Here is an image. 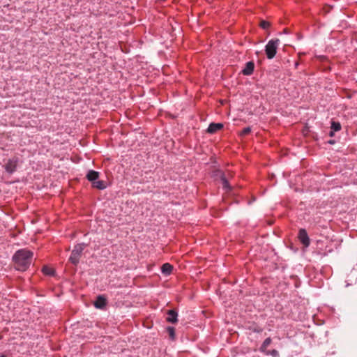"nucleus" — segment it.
<instances>
[{
    "mask_svg": "<svg viewBox=\"0 0 357 357\" xmlns=\"http://www.w3.org/2000/svg\"><path fill=\"white\" fill-rule=\"evenodd\" d=\"M217 176H220L223 188L225 189H230V186L229 185V182L225 173L218 170Z\"/></svg>",
    "mask_w": 357,
    "mask_h": 357,
    "instance_id": "10",
    "label": "nucleus"
},
{
    "mask_svg": "<svg viewBox=\"0 0 357 357\" xmlns=\"http://www.w3.org/2000/svg\"><path fill=\"white\" fill-rule=\"evenodd\" d=\"M13 260L15 263V267L17 270H22V249L19 250L16 252L13 257Z\"/></svg>",
    "mask_w": 357,
    "mask_h": 357,
    "instance_id": "4",
    "label": "nucleus"
},
{
    "mask_svg": "<svg viewBox=\"0 0 357 357\" xmlns=\"http://www.w3.org/2000/svg\"><path fill=\"white\" fill-rule=\"evenodd\" d=\"M341 124L340 122H337V121H333L331 122V128L332 130L335 131V132H337V131H340L341 130Z\"/></svg>",
    "mask_w": 357,
    "mask_h": 357,
    "instance_id": "16",
    "label": "nucleus"
},
{
    "mask_svg": "<svg viewBox=\"0 0 357 357\" xmlns=\"http://www.w3.org/2000/svg\"><path fill=\"white\" fill-rule=\"evenodd\" d=\"M42 271L45 275H54V270L51 267L45 266L43 268Z\"/></svg>",
    "mask_w": 357,
    "mask_h": 357,
    "instance_id": "14",
    "label": "nucleus"
},
{
    "mask_svg": "<svg viewBox=\"0 0 357 357\" xmlns=\"http://www.w3.org/2000/svg\"><path fill=\"white\" fill-rule=\"evenodd\" d=\"M260 26L264 29H266L270 26V23L267 21L261 20L260 22Z\"/></svg>",
    "mask_w": 357,
    "mask_h": 357,
    "instance_id": "19",
    "label": "nucleus"
},
{
    "mask_svg": "<svg viewBox=\"0 0 357 357\" xmlns=\"http://www.w3.org/2000/svg\"><path fill=\"white\" fill-rule=\"evenodd\" d=\"M255 69V63L253 61H248L245 63V68L242 70L241 73L243 75H251Z\"/></svg>",
    "mask_w": 357,
    "mask_h": 357,
    "instance_id": "7",
    "label": "nucleus"
},
{
    "mask_svg": "<svg viewBox=\"0 0 357 357\" xmlns=\"http://www.w3.org/2000/svg\"><path fill=\"white\" fill-rule=\"evenodd\" d=\"M99 172L94 170H89L86 176L88 181L91 183H93L95 181L98 180L99 178Z\"/></svg>",
    "mask_w": 357,
    "mask_h": 357,
    "instance_id": "11",
    "label": "nucleus"
},
{
    "mask_svg": "<svg viewBox=\"0 0 357 357\" xmlns=\"http://www.w3.org/2000/svg\"><path fill=\"white\" fill-rule=\"evenodd\" d=\"M107 305V300L103 296H98L94 302L96 308L102 309Z\"/></svg>",
    "mask_w": 357,
    "mask_h": 357,
    "instance_id": "9",
    "label": "nucleus"
},
{
    "mask_svg": "<svg viewBox=\"0 0 357 357\" xmlns=\"http://www.w3.org/2000/svg\"><path fill=\"white\" fill-rule=\"evenodd\" d=\"M298 66V62H296L295 67L297 68Z\"/></svg>",
    "mask_w": 357,
    "mask_h": 357,
    "instance_id": "22",
    "label": "nucleus"
},
{
    "mask_svg": "<svg viewBox=\"0 0 357 357\" xmlns=\"http://www.w3.org/2000/svg\"><path fill=\"white\" fill-rule=\"evenodd\" d=\"M0 357H6V356H4V355H2V356H1Z\"/></svg>",
    "mask_w": 357,
    "mask_h": 357,
    "instance_id": "25",
    "label": "nucleus"
},
{
    "mask_svg": "<svg viewBox=\"0 0 357 357\" xmlns=\"http://www.w3.org/2000/svg\"><path fill=\"white\" fill-rule=\"evenodd\" d=\"M167 316L166 317L167 321L172 323V324H175L178 321V319H177L178 313L175 310H168L167 312Z\"/></svg>",
    "mask_w": 357,
    "mask_h": 357,
    "instance_id": "6",
    "label": "nucleus"
},
{
    "mask_svg": "<svg viewBox=\"0 0 357 357\" xmlns=\"http://www.w3.org/2000/svg\"><path fill=\"white\" fill-rule=\"evenodd\" d=\"M86 246L84 243H79L76 245L73 250L69 261L75 266L77 265L81 257L82 252Z\"/></svg>",
    "mask_w": 357,
    "mask_h": 357,
    "instance_id": "2",
    "label": "nucleus"
},
{
    "mask_svg": "<svg viewBox=\"0 0 357 357\" xmlns=\"http://www.w3.org/2000/svg\"><path fill=\"white\" fill-rule=\"evenodd\" d=\"M279 44L280 40L278 38L270 40L268 42L265 47V52L268 59H272L275 57Z\"/></svg>",
    "mask_w": 357,
    "mask_h": 357,
    "instance_id": "1",
    "label": "nucleus"
},
{
    "mask_svg": "<svg viewBox=\"0 0 357 357\" xmlns=\"http://www.w3.org/2000/svg\"><path fill=\"white\" fill-rule=\"evenodd\" d=\"M173 270V266L169 263L164 264L161 267L162 273L166 275H169L171 274Z\"/></svg>",
    "mask_w": 357,
    "mask_h": 357,
    "instance_id": "12",
    "label": "nucleus"
},
{
    "mask_svg": "<svg viewBox=\"0 0 357 357\" xmlns=\"http://www.w3.org/2000/svg\"><path fill=\"white\" fill-rule=\"evenodd\" d=\"M167 331L169 335L170 339L174 340L176 337L175 328L172 326H168L167 328Z\"/></svg>",
    "mask_w": 357,
    "mask_h": 357,
    "instance_id": "17",
    "label": "nucleus"
},
{
    "mask_svg": "<svg viewBox=\"0 0 357 357\" xmlns=\"http://www.w3.org/2000/svg\"><path fill=\"white\" fill-rule=\"evenodd\" d=\"M92 185L93 188H97L98 190H103L106 188V184L105 181L100 180H96L93 183H92Z\"/></svg>",
    "mask_w": 357,
    "mask_h": 357,
    "instance_id": "13",
    "label": "nucleus"
},
{
    "mask_svg": "<svg viewBox=\"0 0 357 357\" xmlns=\"http://www.w3.org/2000/svg\"><path fill=\"white\" fill-rule=\"evenodd\" d=\"M251 132V128L250 127L244 128L242 131L241 132L240 135L241 136H245L248 134H250Z\"/></svg>",
    "mask_w": 357,
    "mask_h": 357,
    "instance_id": "18",
    "label": "nucleus"
},
{
    "mask_svg": "<svg viewBox=\"0 0 357 357\" xmlns=\"http://www.w3.org/2000/svg\"><path fill=\"white\" fill-rule=\"evenodd\" d=\"M24 271L26 270L30 264L31 263V259L33 256V253L30 250L24 249Z\"/></svg>",
    "mask_w": 357,
    "mask_h": 357,
    "instance_id": "5",
    "label": "nucleus"
},
{
    "mask_svg": "<svg viewBox=\"0 0 357 357\" xmlns=\"http://www.w3.org/2000/svg\"><path fill=\"white\" fill-rule=\"evenodd\" d=\"M298 237L304 247L307 248L310 245V240L305 229L299 230Z\"/></svg>",
    "mask_w": 357,
    "mask_h": 357,
    "instance_id": "3",
    "label": "nucleus"
},
{
    "mask_svg": "<svg viewBox=\"0 0 357 357\" xmlns=\"http://www.w3.org/2000/svg\"><path fill=\"white\" fill-rule=\"evenodd\" d=\"M275 353H277V351H273V354H275Z\"/></svg>",
    "mask_w": 357,
    "mask_h": 357,
    "instance_id": "24",
    "label": "nucleus"
},
{
    "mask_svg": "<svg viewBox=\"0 0 357 357\" xmlns=\"http://www.w3.org/2000/svg\"><path fill=\"white\" fill-rule=\"evenodd\" d=\"M275 353H277V351H273V354H275Z\"/></svg>",
    "mask_w": 357,
    "mask_h": 357,
    "instance_id": "23",
    "label": "nucleus"
},
{
    "mask_svg": "<svg viewBox=\"0 0 357 357\" xmlns=\"http://www.w3.org/2000/svg\"><path fill=\"white\" fill-rule=\"evenodd\" d=\"M334 132H335V131H333V130H331L330 131V132H329V136H330V137H333V136L334 135Z\"/></svg>",
    "mask_w": 357,
    "mask_h": 357,
    "instance_id": "20",
    "label": "nucleus"
},
{
    "mask_svg": "<svg viewBox=\"0 0 357 357\" xmlns=\"http://www.w3.org/2000/svg\"><path fill=\"white\" fill-rule=\"evenodd\" d=\"M271 342L272 340L271 337H267L266 339H265V340L264 341L263 344L261 346V351H264L267 349V347L271 344Z\"/></svg>",
    "mask_w": 357,
    "mask_h": 357,
    "instance_id": "15",
    "label": "nucleus"
},
{
    "mask_svg": "<svg viewBox=\"0 0 357 357\" xmlns=\"http://www.w3.org/2000/svg\"><path fill=\"white\" fill-rule=\"evenodd\" d=\"M223 128V124L221 123H211L207 128V132L213 134L221 130Z\"/></svg>",
    "mask_w": 357,
    "mask_h": 357,
    "instance_id": "8",
    "label": "nucleus"
},
{
    "mask_svg": "<svg viewBox=\"0 0 357 357\" xmlns=\"http://www.w3.org/2000/svg\"><path fill=\"white\" fill-rule=\"evenodd\" d=\"M328 143L331 144H335V141L334 140H330V141H328Z\"/></svg>",
    "mask_w": 357,
    "mask_h": 357,
    "instance_id": "21",
    "label": "nucleus"
}]
</instances>
